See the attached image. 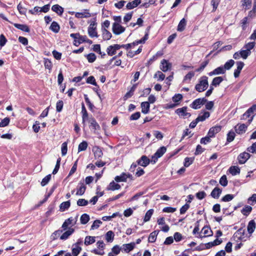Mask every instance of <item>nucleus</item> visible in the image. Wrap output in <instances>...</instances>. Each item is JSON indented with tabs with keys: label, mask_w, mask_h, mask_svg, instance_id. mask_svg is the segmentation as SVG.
Masks as SVG:
<instances>
[{
	"label": "nucleus",
	"mask_w": 256,
	"mask_h": 256,
	"mask_svg": "<svg viewBox=\"0 0 256 256\" xmlns=\"http://www.w3.org/2000/svg\"><path fill=\"white\" fill-rule=\"evenodd\" d=\"M82 248L80 246H76L72 245V254L73 256H78L81 252Z\"/></svg>",
	"instance_id": "de8ad7c7"
},
{
	"label": "nucleus",
	"mask_w": 256,
	"mask_h": 256,
	"mask_svg": "<svg viewBox=\"0 0 256 256\" xmlns=\"http://www.w3.org/2000/svg\"><path fill=\"white\" fill-rule=\"evenodd\" d=\"M82 124H84L86 121L88 120V113L83 102L82 104Z\"/></svg>",
	"instance_id": "4be33fe9"
},
{
	"label": "nucleus",
	"mask_w": 256,
	"mask_h": 256,
	"mask_svg": "<svg viewBox=\"0 0 256 256\" xmlns=\"http://www.w3.org/2000/svg\"><path fill=\"white\" fill-rule=\"evenodd\" d=\"M120 48V44H115L108 46L106 48V52L110 56H112L116 54V50Z\"/></svg>",
	"instance_id": "6e6552de"
},
{
	"label": "nucleus",
	"mask_w": 256,
	"mask_h": 256,
	"mask_svg": "<svg viewBox=\"0 0 256 256\" xmlns=\"http://www.w3.org/2000/svg\"><path fill=\"white\" fill-rule=\"evenodd\" d=\"M142 112L144 114H147L150 112V105L148 102H144L141 103Z\"/></svg>",
	"instance_id": "aec40b11"
},
{
	"label": "nucleus",
	"mask_w": 256,
	"mask_h": 256,
	"mask_svg": "<svg viewBox=\"0 0 256 256\" xmlns=\"http://www.w3.org/2000/svg\"><path fill=\"white\" fill-rule=\"evenodd\" d=\"M166 148L164 146L159 148L154 154V156H152V161L155 163L158 158L162 156V155L166 152Z\"/></svg>",
	"instance_id": "39448f33"
},
{
	"label": "nucleus",
	"mask_w": 256,
	"mask_h": 256,
	"mask_svg": "<svg viewBox=\"0 0 256 256\" xmlns=\"http://www.w3.org/2000/svg\"><path fill=\"white\" fill-rule=\"evenodd\" d=\"M10 122V119L9 118H5L4 119L2 120L0 122V127L3 128L5 127L8 125Z\"/></svg>",
	"instance_id": "e2e57ef3"
},
{
	"label": "nucleus",
	"mask_w": 256,
	"mask_h": 256,
	"mask_svg": "<svg viewBox=\"0 0 256 256\" xmlns=\"http://www.w3.org/2000/svg\"><path fill=\"white\" fill-rule=\"evenodd\" d=\"M228 170L232 176H236L240 173V168L238 166H231Z\"/></svg>",
	"instance_id": "473e14b6"
},
{
	"label": "nucleus",
	"mask_w": 256,
	"mask_h": 256,
	"mask_svg": "<svg viewBox=\"0 0 256 256\" xmlns=\"http://www.w3.org/2000/svg\"><path fill=\"white\" fill-rule=\"evenodd\" d=\"M90 220V216L86 214H82L80 218V223L85 224L88 223Z\"/></svg>",
	"instance_id": "37998d69"
},
{
	"label": "nucleus",
	"mask_w": 256,
	"mask_h": 256,
	"mask_svg": "<svg viewBox=\"0 0 256 256\" xmlns=\"http://www.w3.org/2000/svg\"><path fill=\"white\" fill-rule=\"evenodd\" d=\"M102 36L104 40H109L111 38L112 34L106 28H102Z\"/></svg>",
	"instance_id": "7c9ffc66"
},
{
	"label": "nucleus",
	"mask_w": 256,
	"mask_h": 256,
	"mask_svg": "<svg viewBox=\"0 0 256 256\" xmlns=\"http://www.w3.org/2000/svg\"><path fill=\"white\" fill-rule=\"evenodd\" d=\"M88 142L86 141H83L80 142L78 147V152L86 150L88 148Z\"/></svg>",
	"instance_id": "8fccbe9b"
},
{
	"label": "nucleus",
	"mask_w": 256,
	"mask_h": 256,
	"mask_svg": "<svg viewBox=\"0 0 256 256\" xmlns=\"http://www.w3.org/2000/svg\"><path fill=\"white\" fill-rule=\"evenodd\" d=\"M52 10L59 16L62 15L64 12V8L58 4H54L52 6Z\"/></svg>",
	"instance_id": "bb28decb"
},
{
	"label": "nucleus",
	"mask_w": 256,
	"mask_h": 256,
	"mask_svg": "<svg viewBox=\"0 0 256 256\" xmlns=\"http://www.w3.org/2000/svg\"><path fill=\"white\" fill-rule=\"evenodd\" d=\"M114 233L112 231H108L106 234V239L108 242H111L114 240Z\"/></svg>",
	"instance_id": "c03bdc74"
},
{
	"label": "nucleus",
	"mask_w": 256,
	"mask_h": 256,
	"mask_svg": "<svg viewBox=\"0 0 256 256\" xmlns=\"http://www.w3.org/2000/svg\"><path fill=\"white\" fill-rule=\"evenodd\" d=\"M14 26L15 28L20 30L23 32H30L29 27L26 24H14Z\"/></svg>",
	"instance_id": "393cba45"
},
{
	"label": "nucleus",
	"mask_w": 256,
	"mask_h": 256,
	"mask_svg": "<svg viewBox=\"0 0 256 256\" xmlns=\"http://www.w3.org/2000/svg\"><path fill=\"white\" fill-rule=\"evenodd\" d=\"M248 125V124L246 125L244 124L236 125L234 127L236 132L238 134H242L245 132L247 130Z\"/></svg>",
	"instance_id": "ddd939ff"
},
{
	"label": "nucleus",
	"mask_w": 256,
	"mask_h": 256,
	"mask_svg": "<svg viewBox=\"0 0 256 256\" xmlns=\"http://www.w3.org/2000/svg\"><path fill=\"white\" fill-rule=\"evenodd\" d=\"M78 184L80 185V187L78 189L76 194L82 196V194H84V193L86 191V186H85V185L84 184L83 182H80V183H79Z\"/></svg>",
	"instance_id": "f704fd0d"
},
{
	"label": "nucleus",
	"mask_w": 256,
	"mask_h": 256,
	"mask_svg": "<svg viewBox=\"0 0 256 256\" xmlns=\"http://www.w3.org/2000/svg\"><path fill=\"white\" fill-rule=\"evenodd\" d=\"M136 244L134 242L130 244H124L122 246V250L126 253H128L132 250L135 247Z\"/></svg>",
	"instance_id": "4468645a"
},
{
	"label": "nucleus",
	"mask_w": 256,
	"mask_h": 256,
	"mask_svg": "<svg viewBox=\"0 0 256 256\" xmlns=\"http://www.w3.org/2000/svg\"><path fill=\"white\" fill-rule=\"evenodd\" d=\"M88 203V201L84 198H80L77 201V204L80 206H86Z\"/></svg>",
	"instance_id": "338daca9"
},
{
	"label": "nucleus",
	"mask_w": 256,
	"mask_h": 256,
	"mask_svg": "<svg viewBox=\"0 0 256 256\" xmlns=\"http://www.w3.org/2000/svg\"><path fill=\"white\" fill-rule=\"evenodd\" d=\"M89 122L90 124V126H92V128L94 130H100V125L94 118H90Z\"/></svg>",
	"instance_id": "c756f323"
},
{
	"label": "nucleus",
	"mask_w": 256,
	"mask_h": 256,
	"mask_svg": "<svg viewBox=\"0 0 256 256\" xmlns=\"http://www.w3.org/2000/svg\"><path fill=\"white\" fill-rule=\"evenodd\" d=\"M250 155L249 153L244 152L240 153L238 156V163L240 164H244L250 158Z\"/></svg>",
	"instance_id": "1a4fd4ad"
},
{
	"label": "nucleus",
	"mask_w": 256,
	"mask_h": 256,
	"mask_svg": "<svg viewBox=\"0 0 256 256\" xmlns=\"http://www.w3.org/2000/svg\"><path fill=\"white\" fill-rule=\"evenodd\" d=\"M246 150L252 154H256V142L253 143L250 146L248 147Z\"/></svg>",
	"instance_id": "774afa93"
},
{
	"label": "nucleus",
	"mask_w": 256,
	"mask_h": 256,
	"mask_svg": "<svg viewBox=\"0 0 256 256\" xmlns=\"http://www.w3.org/2000/svg\"><path fill=\"white\" fill-rule=\"evenodd\" d=\"M236 236H238V239L241 240H246L245 238L246 237L245 236V230L242 228H239L234 234Z\"/></svg>",
	"instance_id": "6ab92c4d"
},
{
	"label": "nucleus",
	"mask_w": 256,
	"mask_h": 256,
	"mask_svg": "<svg viewBox=\"0 0 256 256\" xmlns=\"http://www.w3.org/2000/svg\"><path fill=\"white\" fill-rule=\"evenodd\" d=\"M222 190L218 187L214 188L210 193V196L214 198L218 199L219 198L220 194H222Z\"/></svg>",
	"instance_id": "a211bd4d"
},
{
	"label": "nucleus",
	"mask_w": 256,
	"mask_h": 256,
	"mask_svg": "<svg viewBox=\"0 0 256 256\" xmlns=\"http://www.w3.org/2000/svg\"><path fill=\"white\" fill-rule=\"evenodd\" d=\"M86 40V36H80H80H78L77 40H75L74 42V44L76 46H78L80 44L85 42Z\"/></svg>",
	"instance_id": "58836bf2"
},
{
	"label": "nucleus",
	"mask_w": 256,
	"mask_h": 256,
	"mask_svg": "<svg viewBox=\"0 0 256 256\" xmlns=\"http://www.w3.org/2000/svg\"><path fill=\"white\" fill-rule=\"evenodd\" d=\"M70 206V200L62 202L60 206V210L61 212H64L66 210L68 209Z\"/></svg>",
	"instance_id": "4c0bfd02"
},
{
	"label": "nucleus",
	"mask_w": 256,
	"mask_h": 256,
	"mask_svg": "<svg viewBox=\"0 0 256 256\" xmlns=\"http://www.w3.org/2000/svg\"><path fill=\"white\" fill-rule=\"evenodd\" d=\"M139 42H137V41L134 42L132 43L128 44H120V48H124L126 50H128L129 48H132V46L138 45Z\"/></svg>",
	"instance_id": "3c124183"
},
{
	"label": "nucleus",
	"mask_w": 256,
	"mask_h": 256,
	"mask_svg": "<svg viewBox=\"0 0 256 256\" xmlns=\"http://www.w3.org/2000/svg\"><path fill=\"white\" fill-rule=\"evenodd\" d=\"M201 232L204 234V236H200V238H202L206 236H210L212 234V230H211L210 227L208 226H204L202 228Z\"/></svg>",
	"instance_id": "412c9836"
},
{
	"label": "nucleus",
	"mask_w": 256,
	"mask_h": 256,
	"mask_svg": "<svg viewBox=\"0 0 256 256\" xmlns=\"http://www.w3.org/2000/svg\"><path fill=\"white\" fill-rule=\"evenodd\" d=\"M223 80L224 79L222 76L216 77L213 79L210 85L212 86H214L215 87H216L218 86Z\"/></svg>",
	"instance_id": "2f4dec72"
},
{
	"label": "nucleus",
	"mask_w": 256,
	"mask_h": 256,
	"mask_svg": "<svg viewBox=\"0 0 256 256\" xmlns=\"http://www.w3.org/2000/svg\"><path fill=\"white\" fill-rule=\"evenodd\" d=\"M141 2V0H134L129 2L126 5V8L128 10H132L137 7Z\"/></svg>",
	"instance_id": "f3484780"
},
{
	"label": "nucleus",
	"mask_w": 256,
	"mask_h": 256,
	"mask_svg": "<svg viewBox=\"0 0 256 256\" xmlns=\"http://www.w3.org/2000/svg\"><path fill=\"white\" fill-rule=\"evenodd\" d=\"M234 61L233 60H230L226 62L223 66L224 70L226 72V70H230L232 67L234 65Z\"/></svg>",
	"instance_id": "ea45409f"
},
{
	"label": "nucleus",
	"mask_w": 256,
	"mask_h": 256,
	"mask_svg": "<svg viewBox=\"0 0 256 256\" xmlns=\"http://www.w3.org/2000/svg\"><path fill=\"white\" fill-rule=\"evenodd\" d=\"M86 57L88 62L90 63L94 62L96 58V54L94 53H90L85 56Z\"/></svg>",
	"instance_id": "603ef678"
},
{
	"label": "nucleus",
	"mask_w": 256,
	"mask_h": 256,
	"mask_svg": "<svg viewBox=\"0 0 256 256\" xmlns=\"http://www.w3.org/2000/svg\"><path fill=\"white\" fill-rule=\"evenodd\" d=\"M234 198L233 194H228L222 197L221 199V201L224 202H228L232 200Z\"/></svg>",
	"instance_id": "bf43d9fd"
},
{
	"label": "nucleus",
	"mask_w": 256,
	"mask_h": 256,
	"mask_svg": "<svg viewBox=\"0 0 256 256\" xmlns=\"http://www.w3.org/2000/svg\"><path fill=\"white\" fill-rule=\"evenodd\" d=\"M50 29L55 33H58L60 30V25L55 21L52 22Z\"/></svg>",
	"instance_id": "cd10ccee"
},
{
	"label": "nucleus",
	"mask_w": 256,
	"mask_h": 256,
	"mask_svg": "<svg viewBox=\"0 0 256 256\" xmlns=\"http://www.w3.org/2000/svg\"><path fill=\"white\" fill-rule=\"evenodd\" d=\"M114 180L116 182H126V173L122 172L120 176H116L114 178Z\"/></svg>",
	"instance_id": "09e8293b"
},
{
	"label": "nucleus",
	"mask_w": 256,
	"mask_h": 256,
	"mask_svg": "<svg viewBox=\"0 0 256 256\" xmlns=\"http://www.w3.org/2000/svg\"><path fill=\"white\" fill-rule=\"evenodd\" d=\"M78 215H77L75 218L70 217L68 218L65 220L63 224H62V228H63V230H66L68 226L69 225L72 224V226L75 225L76 223L78 218Z\"/></svg>",
	"instance_id": "20e7f679"
},
{
	"label": "nucleus",
	"mask_w": 256,
	"mask_h": 256,
	"mask_svg": "<svg viewBox=\"0 0 256 256\" xmlns=\"http://www.w3.org/2000/svg\"><path fill=\"white\" fill-rule=\"evenodd\" d=\"M51 178V174H49L47 175L46 176H45L42 180L41 182V185L42 186H44L46 185L48 182H50V180Z\"/></svg>",
	"instance_id": "13d9d810"
},
{
	"label": "nucleus",
	"mask_w": 256,
	"mask_h": 256,
	"mask_svg": "<svg viewBox=\"0 0 256 256\" xmlns=\"http://www.w3.org/2000/svg\"><path fill=\"white\" fill-rule=\"evenodd\" d=\"M74 230L73 228H69L68 230L62 234V235L60 236V239L62 240H66L71 234L74 233Z\"/></svg>",
	"instance_id": "5701e85b"
},
{
	"label": "nucleus",
	"mask_w": 256,
	"mask_h": 256,
	"mask_svg": "<svg viewBox=\"0 0 256 256\" xmlns=\"http://www.w3.org/2000/svg\"><path fill=\"white\" fill-rule=\"evenodd\" d=\"M95 236H86L84 240V244L88 246L94 243L96 241Z\"/></svg>",
	"instance_id": "a19ab883"
},
{
	"label": "nucleus",
	"mask_w": 256,
	"mask_h": 256,
	"mask_svg": "<svg viewBox=\"0 0 256 256\" xmlns=\"http://www.w3.org/2000/svg\"><path fill=\"white\" fill-rule=\"evenodd\" d=\"M154 212L153 209H150L148 210L145 214L144 218V222H148L150 220L152 216V215Z\"/></svg>",
	"instance_id": "49530a36"
},
{
	"label": "nucleus",
	"mask_w": 256,
	"mask_h": 256,
	"mask_svg": "<svg viewBox=\"0 0 256 256\" xmlns=\"http://www.w3.org/2000/svg\"><path fill=\"white\" fill-rule=\"evenodd\" d=\"M96 28H93L92 26H88V34L90 38L98 36L96 32Z\"/></svg>",
	"instance_id": "c85d7f7f"
},
{
	"label": "nucleus",
	"mask_w": 256,
	"mask_h": 256,
	"mask_svg": "<svg viewBox=\"0 0 256 256\" xmlns=\"http://www.w3.org/2000/svg\"><path fill=\"white\" fill-rule=\"evenodd\" d=\"M208 86V78L202 76L200 79L198 83L195 86V90L199 92H204Z\"/></svg>",
	"instance_id": "f03ea898"
},
{
	"label": "nucleus",
	"mask_w": 256,
	"mask_h": 256,
	"mask_svg": "<svg viewBox=\"0 0 256 256\" xmlns=\"http://www.w3.org/2000/svg\"><path fill=\"white\" fill-rule=\"evenodd\" d=\"M154 78H158V80H163L165 78V75L160 71H158L154 75Z\"/></svg>",
	"instance_id": "680f3d73"
},
{
	"label": "nucleus",
	"mask_w": 256,
	"mask_h": 256,
	"mask_svg": "<svg viewBox=\"0 0 256 256\" xmlns=\"http://www.w3.org/2000/svg\"><path fill=\"white\" fill-rule=\"evenodd\" d=\"M188 107L185 106L181 108H178L175 110V113L180 117L185 118L186 117H190L191 114L187 112Z\"/></svg>",
	"instance_id": "423d86ee"
},
{
	"label": "nucleus",
	"mask_w": 256,
	"mask_h": 256,
	"mask_svg": "<svg viewBox=\"0 0 256 256\" xmlns=\"http://www.w3.org/2000/svg\"><path fill=\"white\" fill-rule=\"evenodd\" d=\"M112 30L114 34L118 35L125 31V28L120 25L118 23L114 22L112 24Z\"/></svg>",
	"instance_id": "0eeeda50"
},
{
	"label": "nucleus",
	"mask_w": 256,
	"mask_h": 256,
	"mask_svg": "<svg viewBox=\"0 0 256 256\" xmlns=\"http://www.w3.org/2000/svg\"><path fill=\"white\" fill-rule=\"evenodd\" d=\"M76 17L77 18H89L91 16L90 14L88 12H76L75 15Z\"/></svg>",
	"instance_id": "4d7b16f0"
},
{
	"label": "nucleus",
	"mask_w": 256,
	"mask_h": 256,
	"mask_svg": "<svg viewBox=\"0 0 256 256\" xmlns=\"http://www.w3.org/2000/svg\"><path fill=\"white\" fill-rule=\"evenodd\" d=\"M236 134L232 130L230 131L227 134L226 142H230L233 141L235 138Z\"/></svg>",
	"instance_id": "a18cd8bd"
},
{
	"label": "nucleus",
	"mask_w": 256,
	"mask_h": 256,
	"mask_svg": "<svg viewBox=\"0 0 256 256\" xmlns=\"http://www.w3.org/2000/svg\"><path fill=\"white\" fill-rule=\"evenodd\" d=\"M255 228L256 222L254 220H251L249 222L247 226V230L248 234H252L254 231Z\"/></svg>",
	"instance_id": "b1692460"
},
{
	"label": "nucleus",
	"mask_w": 256,
	"mask_h": 256,
	"mask_svg": "<svg viewBox=\"0 0 256 256\" xmlns=\"http://www.w3.org/2000/svg\"><path fill=\"white\" fill-rule=\"evenodd\" d=\"M256 104H253L250 107L242 116L241 120H246L248 119V124H250L256 115Z\"/></svg>",
	"instance_id": "f257e3e1"
},
{
	"label": "nucleus",
	"mask_w": 256,
	"mask_h": 256,
	"mask_svg": "<svg viewBox=\"0 0 256 256\" xmlns=\"http://www.w3.org/2000/svg\"><path fill=\"white\" fill-rule=\"evenodd\" d=\"M210 116V114L208 112H204L202 115H199L196 119L198 122H204L206 118H208Z\"/></svg>",
	"instance_id": "72a5a7b5"
},
{
	"label": "nucleus",
	"mask_w": 256,
	"mask_h": 256,
	"mask_svg": "<svg viewBox=\"0 0 256 256\" xmlns=\"http://www.w3.org/2000/svg\"><path fill=\"white\" fill-rule=\"evenodd\" d=\"M240 57L244 59H246L248 56L250 55V52H248L246 50H241L240 51Z\"/></svg>",
	"instance_id": "052dcab7"
},
{
	"label": "nucleus",
	"mask_w": 256,
	"mask_h": 256,
	"mask_svg": "<svg viewBox=\"0 0 256 256\" xmlns=\"http://www.w3.org/2000/svg\"><path fill=\"white\" fill-rule=\"evenodd\" d=\"M207 102L204 98H198L195 100L190 104V106L195 110L198 109L202 105L204 104Z\"/></svg>",
	"instance_id": "7ed1b4c3"
},
{
	"label": "nucleus",
	"mask_w": 256,
	"mask_h": 256,
	"mask_svg": "<svg viewBox=\"0 0 256 256\" xmlns=\"http://www.w3.org/2000/svg\"><path fill=\"white\" fill-rule=\"evenodd\" d=\"M92 152L94 154L95 159H98L102 158L103 155V152L102 149L98 146H94L92 148Z\"/></svg>",
	"instance_id": "2eb2a0df"
},
{
	"label": "nucleus",
	"mask_w": 256,
	"mask_h": 256,
	"mask_svg": "<svg viewBox=\"0 0 256 256\" xmlns=\"http://www.w3.org/2000/svg\"><path fill=\"white\" fill-rule=\"evenodd\" d=\"M158 234V231L155 230L152 233L150 234L148 237V242H156V236Z\"/></svg>",
	"instance_id": "c9c22d12"
},
{
	"label": "nucleus",
	"mask_w": 256,
	"mask_h": 256,
	"mask_svg": "<svg viewBox=\"0 0 256 256\" xmlns=\"http://www.w3.org/2000/svg\"><path fill=\"white\" fill-rule=\"evenodd\" d=\"M209 62V60L207 59L206 60L203 62L201 64L200 66L196 70V72H200L204 70V68L206 67V66L208 64Z\"/></svg>",
	"instance_id": "6e6d98bb"
},
{
	"label": "nucleus",
	"mask_w": 256,
	"mask_h": 256,
	"mask_svg": "<svg viewBox=\"0 0 256 256\" xmlns=\"http://www.w3.org/2000/svg\"><path fill=\"white\" fill-rule=\"evenodd\" d=\"M186 26V20L184 18H183L180 20L178 24L177 30L178 32H182L185 29Z\"/></svg>",
	"instance_id": "e433bc0d"
},
{
	"label": "nucleus",
	"mask_w": 256,
	"mask_h": 256,
	"mask_svg": "<svg viewBox=\"0 0 256 256\" xmlns=\"http://www.w3.org/2000/svg\"><path fill=\"white\" fill-rule=\"evenodd\" d=\"M194 160V157H191L188 158L186 157L184 158V166L185 167H188L191 164H192Z\"/></svg>",
	"instance_id": "864d4df0"
},
{
	"label": "nucleus",
	"mask_w": 256,
	"mask_h": 256,
	"mask_svg": "<svg viewBox=\"0 0 256 256\" xmlns=\"http://www.w3.org/2000/svg\"><path fill=\"white\" fill-rule=\"evenodd\" d=\"M138 164L144 167H146L150 163V159L146 156H142L136 161Z\"/></svg>",
	"instance_id": "9b49d317"
},
{
	"label": "nucleus",
	"mask_w": 256,
	"mask_h": 256,
	"mask_svg": "<svg viewBox=\"0 0 256 256\" xmlns=\"http://www.w3.org/2000/svg\"><path fill=\"white\" fill-rule=\"evenodd\" d=\"M63 230H58L55 231L51 235V236H50L51 240H55L57 239L60 236V234L62 232Z\"/></svg>",
	"instance_id": "5fc2aeb1"
},
{
	"label": "nucleus",
	"mask_w": 256,
	"mask_h": 256,
	"mask_svg": "<svg viewBox=\"0 0 256 256\" xmlns=\"http://www.w3.org/2000/svg\"><path fill=\"white\" fill-rule=\"evenodd\" d=\"M252 207L250 206H246L241 210V212L246 216H248L252 210Z\"/></svg>",
	"instance_id": "79ce46f5"
},
{
	"label": "nucleus",
	"mask_w": 256,
	"mask_h": 256,
	"mask_svg": "<svg viewBox=\"0 0 256 256\" xmlns=\"http://www.w3.org/2000/svg\"><path fill=\"white\" fill-rule=\"evenodd\" d=\"M172 68V64L166 60H162L160 62V69L164 72L170 70Z\"/></svg>",
	"instance_id": "9d476101"
},
{
	"label": "nucleus",
	"mask_w": 256,
	"mask_h": 256,
	"mask_svg": "<svg viewBox=\"0 0 256 256\" xmlns=\"http://www.w3.org/2000/svg\"><path fill=\"white\" fill-rule=\"evenodd\" d=\"M237 68L234 70V76L236 78L239 76L242 70V69L244 64L242 62H236Z\"/></svg>",
	"instance_id": "dca6fc26"
},
{
	"label": "nucleus",
	"mask_w": 256,
	"mask_h": 256,
	"mask_svg": "<svg viewBox=\"0 0 256 256\" xmlns=\"http://www.w3.org/2000/svg\"><path fill=\"white\" fill-rule=\"evenodd\" d=\"M121 186L118 184L115 183L114 181L110 182L108 186L106 188L108 190H115L120 189Z\"/></svg>",
	"instance_id": "a878e982"
},
{
	"label": "nucleus",
	"mask_w": 256,
	"mask_h": 256,
	"mask_svg": "<svg viewBox=\"0 0 256 256\" xmlns=\"http://www.w3.org/2000/svg\"><path fill=\"white\" fill-rule=\"evenodd\" d=\"M222 130V126H216L211 128L208 133V134L210 138H214L215 135L219 132Z\"/></svg>",
	"instance_id": "f8f14e48"
},
{
	"label": "nucleus",
	"mask_w": 256,
	"mask_h": 256,
	"mask_svg": "<svg viewBox=\"0 0 256 256\" xmlns=\"http://www.w3.org/2000/svg\"><path fill=\"white\" fill-rule=\"evenodd\" d=\"M216 75L223 74L226 73L225 70L223 68L222 66H220L214 69Z\"/></svg>",
	"instance_id": "0e129e2a"
},
{
	"label": "nucleus",
	"mask_w": 256,
	"mask_h": 256,
	"mask_svg": "<svg viewBox=\"0 0 256 256\" xmlns=\"http://www.w3.org/2000/svg\"><path fill=\"white\" fill-rule=\"evenodd\" d=\"M228 180L226 175L222 176L220 180V184L223 186H226L228 185Z\"/></svg>",
	"instance_id": "69168bd1"
}]
</instances>
